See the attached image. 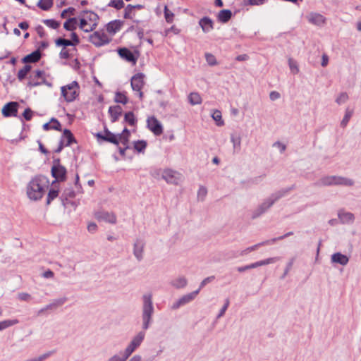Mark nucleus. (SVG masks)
Returning a JSON list of instances; mask_svg holds the SVG:
<instances>
[{
    "label": "nucleus",
    "mask_w": 361,
    "mask_h": 361,
    "mask_svg": "<svg viewBox=\"0 0 361 361\" xmlns=\"http://www.w3.org/2000/svg\"><path fill=\"white\" fill-rule=\"evenodd\" d=\"M353 110L349 109V108H347L345 109V115H344L342 121H341V126L342 128H345L347 126V124L348 123L350 118L353 116Z\"/></svg>",
    "instance_id": "38"
},
{
    "label": "nucleus",
    "mask_w": 361,
    "mask_h": 361,
    "mask_svg": "<svg viewBox=\"0 0 361 361\" xmlns=\"http://www.w3.org/2000/svg\"><path fill=\"white\" fill-rule=\"evenodd\" d=\"M293 185L287 188H283L272 194L265 199L258 207L252 211V219H255L267 212L281 198L285 197L293 189Z\"/></svg>",
    "instance_id": "1"
},
{
    "label": "nucleus",
    "mask_w": 361,
    "mask_h": 361,
    "mask_svg": "<svg viewBox=\"0 0 361 361\" xmlns=\"http://www.w3.org/2000/svg\"><path fill=\"white\" fill-rule=\"evenodd\" d=\"M32 66L30 65H25L23 68L18 71L17 75L18 79L20 81L24 80L27 77V74L30 72Z\"/></svg>",
    "instance_id": "31"
},
{
    "label": "nucleus",
    "mask_w": 361,
    "mask_h": 361,
    "mask_svg": "<svg viewBox=\"0 0 361 361\" xmlns=\"http://www.w3.org/2000/svg\"><path fill=\"white\" fill-rule=\"evenodd\" d=\"M59 195V190L51 188L48 192L47 197V204H49L51 202L54 200Z\"/></svg>",
    "instance_id": "47"
},
{
    "label": "nucleus",
    "mask_w": 361,
    "mask_h": 361,
    "mask_svg": "<svg viewBox=\"0 0 361 361\" xmlns=\"http://www.w3.org/2000/svg\"><path fill=\"white\" fill-rule=\"evenodd\" d=\"M228 305H229V300L227 298L226 300V301H225V304L224 305V306L222 307V308L219 311V313L217 315V319H219L220 317L224 316V314H225L226 310L228 307Z\"/></svg>",
    "instance_id": "57"
},
{
    "label": "nucleus",
    "mask_w": 361,
    "mask_h": 361,
    "mask_svg": "<svg viewBox=\"0 0 361 361\" xmlns=\"http://www.w3.org/2000/svg\"><path fill=\"white\" fill-rule=\"evenodd\" d=\"M266 245H269V241H263V242L257 243L253 246L249 247L246 250L243 251L241 255H243L247 253L248 252H252V251L255 250L259 246Z\"/></svg>",
    "instance_id": "49"
},
{
    "label": "nucleus",
    "mask_w": 361,
    "mask_h": 361,
    "mask_svg": "<svg viewBox=\"0 0 361 361\" xmlns=\"http://www.w3.org/2000/svg\"><path fill=\"white\" fill-rule=\"evenodd\" d=\"M42 54L39 49H37L30 54L26 55L22 59V61L25 63H36L40 60Z\"/></svg>",
    "instance_id": "22"
},
{
    "label": "nucleus",
    "mask_w": 361,
    "mask_h": 361,
    "mask_svg": "<svg viewBox=\"0 0 361 361\" xmlns=\"http://www.w3.org/2000/svg\"><path fill=\"white\" fill-rule=\"evenodd\" d=\"M75 11V8L73 7H69L66 9H64L61 13V17L62 18H66V15L68 14V13L71 15H74Z\"/></svg>",
    "instance_id": "60"
},
{
    "label": "nucleus",
    "mask_w": 361,
    "mask_h": 361,
    "mask_svg": "<svg viewBox=\"0 0 361 361\" xmlns=\"http://www.w3.org/2000/svg\"><path fill=\"white\" fill-rule=\"evenodd\" d=\"M231 141L233 143V148L240 147L241 143V139L238 137H235L233 135L231 137Z\"/></svg>",
    "instance_id": "56"
},
{
    "label": "nucleus",
    "mask_w": 361,
    "mask_h": 361,
    "mask_svg": "<svg viewBox=\"0 0 361 361\" xmlns=\"http://www.w3.org/2000/svg\"><path fill=\"white\" fill-rule=\"evenodd\" d=\"M47 183L44 176H37L32 178L27 186V197L35 201L40 200L45 192Z\"/></svg>",
    "instance_id": "2"
},
{
    "label": "nucleus",
    "mask_w": 361,
    "mask_h": 361,
    "mask_svg": "<svg viewBox=\"0 0 361 361\" xmlns=\"http://www.w3.org/2000/svg\"><path fill=\"white\" fill-rule=\"evenodd\" d=\"M44 72L43 71L37 70L32 73L29 77V81L27 84V87H36L42 84L49 87H51L52 84L48 82L44 77Z\"/></svg>",
    "instance_id": "7"
},
{
    "label": "nucleus",
    "mask_w": 361,
    "mask_h": 361,
    "mask_svg": "<svg viewBox=\"0 0 361 361\" xmlns=\"http://www.w3.org/2000/svg\"><path fill=\"white\" fill-rule=\"evenodd\" d=\"M189 102L192 105L200 104L202 103V98L197 92H192L188 96Z\"/></svg>",
    "instance_id": "34"
},
{
    "label": "nucleus",
    "mask_w": 361,
    "mask_h": 361,
    "mask_svg": "<svg viewBox=\"0 0 361 361\" xmlns=\"http://www.w3.org/2000/svg\"><path fill=\"white\" fill-rule=\"evenodd\" d=\"M199 25L204 33H207L214 29V22L207 16L201 18L199 21Z\"/></svg>",
    "instance_id": "19"
},
{
    "label": "nucleus",
    "mask_w": 361,
    "mask_h": 361,
    "mask_svg": "<svg viewBox=\"0 0 361 361\" xmlns=\"http://www.w3.org/2000/svg\"><path fill=\"white\" fill-rule=\"evenodd\" d=\"M19 323V321L17 319H8L0 322V331L6 329L11 326L17 324Z\"/></svg>",
    "instance_id": "36"
},
{
    "label": "nucleus",
    "mask_w": 361,
    "mask_h": 361,
    "mask_svg": "<svg viewBox=\"0 0 361 361\" xmlns=\"http://www.w3.org/2000/svg\"><path fill=\"white\" fill-rule=\"evenodd\" d=\"M117 51L121 58L128 62L132 63L133 65L136 64L137 61L140 56V53L138 51H135L133 52L126 47L119 48L118 49Z\"/></svg>",
    "instance_id": "9"
},
{
    "label": "nucleus",
    "mask_w": 361,
    "mask_h": 361,
    "mask_svg": "<svg viewBox=\"0 0 361 361\" xmlns=\"http://www.w3.org/2000/svg\"><path fill=\"white\" fill-rule=\"evenodd\" d=\"M212 117L216 122L218 126H221L224 124L220 111L214 110L212 114Z\"/></svg>",
    "instance_id": "43"
},
{
    "label": "nucleus",
    "mask_w": 361,
    "mask_h": 361,
    "mask_svg": "<svg viewBox=\"0 0 361 361\" xmlns=\"http://www.w3.org/2000/svg\"><path fill=\"white\" fill-rule=\"evenodd\" d=\"M59 57L61 59H69L71 57L69 51L66 49L65 48H63L59 53Z\"/></svg>",
    "instance_id": "61"
},
{
    "label": "nucleus",
    "mask_w": 361,
    "mask_h": 361,
    "mask_svg": "<svg viewBox=\"0 0 361 361\" xmlns=\"http://www.w3.org/2000/svg\"><path fill=\"white\" fill-rule=\"evenodd\" d=\"M124 121L132 126H134L136 124L137 120L133 111H128L125 114Z\"/></svg>",
    "instance_id": "35"
},
{
    "label": "nucleus",
    "mask_w": 361,
    "mask_h": 361,
    "mask_svg": "<svg viewBox=\"0 0 361 361\" xmlns=\"http://www.w3.org/2000/svg\"><path fill=\"white\" fill-rule=\"evenodd\" d=\"M199 292H200V289H197L192 293H190L183 295L181 298H180L176 302H175L172 305L171 309L177 310V309L180 308L181 306H183V305L190 302L195 298V297L197 295Z\"/></svg>",
    "instance_id": "11"
},
{
    "label": "nucleus",
    "mask_w": 361,
    "mask_h": 361,
    "mask_svg": "<svg viewBox=\"0 0 361 361\" xmlns=\"http://www.w3.org/2000/svg\"><path fill=\"white\" fill-rule=\"evenodd\" d=\"M71 42H73V46H75L77 44H78L80 43V39L78 36V35L73 32L71 34Z\"/></svg>",
    "instance_id": "63"
},
{
    "label": "nucleus",
    "mask_w": 361,
    "mask_h": 361,
    "mask_svg": "<svg viewBox=\"0 0 361 361\" xmlns=\"http://www.w3.org/2000/svg\"><path fill=\"white\" fill-rule=\"evenodd\" d=\"M171 284L174 288L179 289L185 288L188 284V281L184 276H179L177 279H175L171 282Z\"/></svg>",
    "instance_id": "28"
},
{
    "label": "nucleus",
    "mask_w": 361,
    "mask_h": 361,
    "mask_svg": "<svg viewBox=\"0 0 361 361\" xmlns=\"http://www.w3.org/2000/svg\"><path fill=\"white\" fill-rule=\"evenodd\" d=\"M348 95L346 92H342L336 99V102L340 105L341 104L345 103L348 101Z\"/></svg>",
    "instance_id": "51"
},
{
    "label": "nucleus",
    "mask_w": 361,
    "mask_h": 361,
    "mask_svg": "<svg viewBox=\"0 0 361 361\" xmlns=\"http://www.w3.org/2000/svg\"><path fill=\"white\" fill-rule=\"evenodd\" d=\"M75 196V191L71 189V188H68V189H66L62 195H61V200H62V202H63V204L65 205V200H68V198H73Z\"/></svg>",
    "instance_id": "40"
},
{
    "label": "nucleus",
    "mask_w": 361,
    "mask_h": 361,
    "mask_svg": "<svg viewBox=\"0 0 361 361\" xmlns=\"http://www.w3.org/2000/svg\"><path fill=\"white\" fill-rule=\"evenodd\" d=\"M288 65L293 73L296 74L299 72V68L298 67L297 63L292 59H288Z\"/></svg>",
    "instance_id": "53"
},
{
    "label": "nucleus",
    "mask_w": 361,
    "mask_h": 361,
    "mask_svg": "<svg viewBox=\"0 0 361 361\" xmlns=\"http://www.w3.org/2000/svg\"><path fill=\"white\" fill-rule=\"evenodd\" d=\"M67 300L66 297L57 298L53 300L52 302L47 305L48 308H51V310L55 309L59 306L63 305Z\"/></svg>",
    "instance_id": "37"
},
{
    "label": "nucleus",
    "mask_w": 361,
    "mask_h": 361,
    "mask_svg": "<svg viewBox=\"0 0 361 361\" xmlns=\"http://www.w3.org/2000/svg\"><path fill=\"white\" fill-rule=\"evenodd\" d=\"M145 337V331H140L135 335L128 346L126 348L123 353H121L120 355L123 356V357L127 360L130 355L141 345Z\"/></svg>",
    "instance_id": "6"
},
{
    "label": "nucleus",
    "mask_w": 361,
    "mask_h": 361,
    "mask_svg": "<svg viewBox=\"0 0 361 361\" xmlns=\"http://www.w3.org/2000/svg\"><path fill=\"white\" fill-rule=\"evenodd\" d=\"M130 132L127 128H124L121 133L118 134V142H121L122 145H126L129 142Z\"/></svg>",
    "instance_id": "29"
},
{
    "label": "nucleus",
    "mask_w": 361,
    "mask_h": 361,
    "mask_svg": "<svg viewBox=\"0 0 361 361\" xmlns=\"http://www.w3.org/2000/svg\"><path fill=\"white\" fill-rule=\"evenodd\" d=\"M50 123H53L51 125L53 130L61 131V125L56 118H52L50 121Z\"/></svg>",
    "instance_id": "55"
},
{
    "label": "nucleus",
    "mask_w": 361,
    "mask_h": 361,
    "mask_svg": "<svg viewBox=\"0 0 361 361\" xmlns=\"http://www.w3.org/2000/svg\"><path fill=\"white\" fill-rule=\"evenodd\" d=\"M354 180L341 176H324L319 178L314 185L317 187L353 186Z\"/></svg>",
    "instance_id": "3"
},
{
    "label": "nucleus",
    "mask_w": 361,
    "mask_h": 361,
    "mask_svg": "<svg viewBox=\"0 0 361 361\" xmlns=\"http://www.w3.org/2000/svg\"><path fill=\"white\" fill-rule=\"evenodd\" d=\"M78 20L76 18H70L64 23L63 27L68 31H73L76 29Z\"/></svg>",
    "instance_id": "30"
},
{
    "label": "nucleus",
    "mask_w": 361,
    "mask_h": 361,
    "mask_svg": "<svg viewBox=\"0 0 361 361\" xmlns=\"http://www.w3.org/2000/svg\"><path fill=\"white\" fill-rule=\"evenodd\" d=\"M79 88L78 82L73 81L70 84L61 87V94L67 102H72L79 95Z\"/></svg>",
    "instance_id": "5"
},
{
    "label": "nucleus",
    "mask_w": 361,
    "mask_h": 361,
    "mask_svg": "<svg viewBox=\"0 0 361 361\" xmlns=\"http://www.w3.org/2000/svg\"><path fill=\"white\" fill-rule=\"evenodd\" d=\"M331 261L332 263H336L341 264L342 266H345L346 264H348L349 262V258L347 255H343L341 252H336L331 255Z\"/></svg>",
    "instance_id": "21"
},
{
    "label": "nucleus",
    "mask_w": 361,
    "mask_h": 361,
    "mask_svg": "<svg viewBox=\"0 0 361 361\" xmlns=\"http://www.w3.org/2000/svg\"><path fill=\"white\" fill-rule=\"evenodd\" d=\"M279 259H280V257H270V258H267L266 259L260 260V262H261L262 266H264V265H267L269 264L275 263L277 261H279Z\"/></svg>",
    "instance_id": "54"
},
{
    "label": "nucleus",
    "mask_w": 361,
    "mask_h": 361,
    "mask_svg": "<svg viewBox=\"0 0 361 361\" xmlns=\"http://www.w3.org/2000/svg\"><path fill=\"white\" fill-rule=\"evenodd\" d=\"M56 46L57 47H63V48L66 49V47L68 46H73V42H71V40L63 38V37H59L55 40Z\"/></svg>",
    "instance_id": "41"
},
{
    "label": "nucleus",
    "mask_w": 361,
    "mask_h": 361,
    "mask_svg": "<svg viewBox=\"0 0 361 361\" xmlns=\"http://www.w3.org/2000/svg\"><path fill=\"white\" fill-rule=\"evenodd\" d=\"M142 320L143 330H147L152 322V316L154 312L152 295L146 293L142 295Z\"/></svg>",
    "instance_id": "4"
},
{
    "label": "nucleus",
    "mask_w": 361,
    "mask_h": 361,
    "mask_svg": "<svg viewBox=\"0 0 361 361\" xmlns=\"http://www.w3.org/2000/svg\"><path fill=\"white\" fill-rule=\"evenodd\" d=\"M148 128L155 135H160L163 133L161 123L154 116L149 117L147 120Z\"/></svg>",
    "instance_id": "15"
},
{
    "label": "nucleus",
    "mask_w": 361,
    "mask_h": 361,
    "mask_svg": "<svg viewBox=\"0 0 361 361\" xmlns=\"http://www.w3.org/2000/svg\"><path fill=\"white\" fill-rule=\"evenodd\" d=\"M125 4L123 0H111L108 4V6L116 8V10H120L123 8Z\"/></svg>",
    "instance_id": "45"
},
{
    "label": "nucleus",
    "mask_w": 361,
    "mask_h": 361,
    "mask_svg": "<svg viewBox=\"0 0 361 361\" xmlns=\"http://www.w3.org/2000/svg\"><path fill=\"white\" fill-rule=\"evenodd\" d=\"M18 104L16 102H10L5 104L2 109V114L5 117L16 116Z\"/></svg>",
    "instance_id": "17"
},
{
    "label": "nucleus",
    "mask_w": 361,
    "mask_h": 361,
    "mask_svg": "<svg viewBox=\"0 0 361 361\" xmlns=\"http://www.w3.org/2000/svg\"><path fill=\"white\" fill-rule=\"evenodd\" d=\"M108 112L111 117V121L112 123H115L118 120L119 117L122 115L123 109L119 105L111 106L109 108Z\"/></svg>",
    "instance_id": "20"
},
{
    "label": "nucleus",
    "mask_w": 361,
    "mask_h": 361,
    "mask_svg": "<svg viewBox=\"0 0 361 361\" xmlns=\"http://www.w3.org/2000/svg\"><path fill=\"white\" fill-rule=\"evenodd\" d=\"M338 216L342 224H351L355 219V216L351 212H339Z\"/></svg>",
    "instance_id": "26"
},
{
    "label": "nucleus",
    "mask_w": 361,
    "mask_h": 361,
    "mask_svg": "<svg viewBox=\"0 0 361 361\" xmlns=\"http://www.w3.org/2000/svg\"><path fill=\"white\" fill-rule=\"evenodd\" d=\"M135 12L133 7V5H131V4L127 5V6L125 8V10H124L123 18L125 19L133 20V18L135 17Z\"/></svg>",
    "instance_id": "32"
},
{
    "label": "nucleus",
    "mask_w": 361,
    "mask_h": 361,
    "mask_svg": "<svg viewBox=\"0 0 361 361\" xmlns=\"http://www.w3.org/2000/svg\"><path fill=\"white\" fill-rule=\"evenodd\" d=\"M95 218L100 221L114 224L116 223V216L112 212H109L104 210H99L94 213Z\"/></svg>",
    "instance_id": "13"
},
{
    "label": "nucleus",
    "mask_w": 361,
    "mask_h": 361,
    "mask_svg": "<svg viewBox=\"0 0 361 361\" xmlns=\"http://www.w3.org/2000/svg\"><path fill=\"white\" fill-rule=\"evenodd\" d=\"M307 18L310 23L317 26L322 25L326 21V18L322 15L317 13H310Z\"/></svg>",
    "instance_id": "23"
},
{
    "label": "nucleus",
    "mask_w": 361,
    "mask_h": 361,
    "mask_svg": "<svg viewBox=\"0 0 361 361\" xmlns=\"http://www.w3.org/2000/svg\"><path fill=\"white\" fill-rule=\"evenodd\" d=\"M145 243L140 238H137L133 245V255L138 262L143 259V252Z\"/></svg>",
    "instance_id": "16"
},
{
    "label": "nucleus",
    "mask_w": 361,
    "mask_h": 361,
    "mask_svg": "<svg viewBox=\"0 0 361 361\" xmlns=\"http://www.w3.org/2000/svg\"><path fill=\"white\" fill-rule=\"evenodd\" d=\"M61 139L66 140V142L65 143V146H70L73 143L76 142V140L69 129H64L63 132V135Z\"/></svg>",
    "instance_id": "27"
},
{
    "label": "nucleus",
    "mask_w": 361,
    "mask_h": 361,
    "mask_svg": "<svg viewBox=\"0 0 361 361\" xmlns=\"http://www.w3.org/2000/svg\"><path fill=\"white\" fill-rule=\"evenodd\" d=\"M214 279V276H208V277L205 278L200 283V287H199L198 289H200V290L203 287H204L207 283L212 282Z\"/></svg>",
    "instance_id": "59"
},
{
    "label": "nucleus",
    "mask_w": 361,
    "mask_h": 361,
    "mask_svg": "<svg viewBox=\"0 0 361 361\" xmlns=\"http://www.w3.org/2000/svg\"><path fill=\"white\" fill-rule=\"evenodd\" d=\"M205 59L209 66H214L217 63L215 56L209 53L205 54Z\"/></svg>",
    "instance_id": "52"
},
{
    "label": "nucleus",
    "mask_w": 361,
    "mask_h": 361,
    "mask_svg": "<svg viewBox=\"0 0 361 361\" xmlns=\"http://www.w3.org/2000/svg\"><path fill=\"white\" fill-rule=\"evenodd\" d=\"M98 141H104L118 145V134L111 133L106 127H104V133L98 132L94 134Z\"/></svg>",
    "instance_id": "8"
},
{
    "label": "nucleus",
    "mask_w": 361,
    "mask_h": 361,
    "mask_svg": "<svg viewBox=\"0 0 361 361\" xmlns=\"http://www.w3.org/2000/svg\"><path fill=\"white\" fill-rule=\"evenodd\" d=\"M295 260V257H293L291 259H289L288 262L286 264V269L284 270V272L283 275L281 276V279H285V277L288 275V272L291 269L293 264Z\"/></svg>",
    "instance_id": "48"
},
{
    "label": "nucleus",
    "mask_w": 361,
    "mask_h": 361,
    "mask_svg": "<svg viewBox=\"0 0 361 361\" xmlns=\"http://www.w3.org/2000/svg\"><path fill=\"white\" fill-rule=\"evenodd\" d=\"M66 169L62 165H53L51 167V175L55 178L53 184L56 181H64L66 179Z\"/></svg>",
    "instance_id": "14"
},
{
    "label": "nucleus",
    "mask_w": 361,
    "mask_h": 361,
    "mask_svg": "<svg viewBox=\"0 0 361 361\" xmlns=\"http://www.w3.org/2000/svg\"><path fill=\"white\" fill-rule=\"evenodd\" d=\"M162 178L168 183L177 185L181 180V174L172 169H166L162 173Z\"/></svg>",
    "instance_id": "12"
},
{
    "label": "nucleus",
    "mask_w": 361,
    "mask_h": 361,
    "mask_svg": "<svg viewBox=\"0 0 361 361\" xmlns=\"http://www.w3.org/2000/svg\"><path fill=\"white\" fill-rule=\"evenodd\" d=\"M114 102L116 103L126 104L128 102V99L124 93L121 92H116L115 94Z\"/></svg>",
    "instance_id": "39"
},
{
    "label": "nucleus",
    "mask_w": 361,
    "mask_h": 361,
    "mask_svg": "<svg viewBox=\"0 0 361 361\" xmlns=\"http://www.w3.org/2000/svg\"><path fill=\"white\" fill-rule=\"evenodd\" d=\"M145 75L142 73H138L134 75L131 78V87L133 91H140L142 90L145 82Z\"/></svg>",
    "instance_id": "18"
},
{
    "label": "nucleus",
    "mask_w": 361,
    "mask_h": 361,
    "mask_svg": "<svg viewBox=\"0 0 361 361\" xmlns=\"http://www.w3.org/2000/svg\"><path fill=\"white\" fill-rule=\"evenodd\" d=\"M43 23L52 29H57L60 26V23L54 19L43 20Z\"/></svg>",
    "instance_id": "46"
},
{
    "label": "nucleus",
    "mask_w": 361,
    "mask_h": 361,
    "mask_svg": "<svg viewBox=\"0 0 361 361\" xmlns=\"http://www.w3.org/2000/svg\"><path fill=\"white\" fill-rule=\"evenodd\" d=\"M82 14H89L86 19L90 22L96 23L99 20V16L97 13L94 12L90 11V10H84L82 11Z\"/></svg>",
    "instance_id": "42"
},
{
    "label": "nucleus",
    "mask_w": 361,
    "mask_h": 361,
    "mask_svg": "<svg viewBox=\"0 0 361 361\" xmlns=\"http://www.w3.org/2000/svg\"><path fill=\"white\" fill-rule=\"evenodd\" d=\"M110 41L106 34L99 31L94 32L90 36V42L97 47L107 44Z\"/></svg>",
    "instance_id": "10"
},
{
    "label": "nucleus",
    "mask_w": 361,
    "mask_h": 361,
    "mask_svg": "<svg viewBox=\"0 0 361 361\" xmlns=\"http://www.w3.org/2000/svg\"><path fill=\"white\" fill-rule=\"evenodd\" d=\"M107 361H126L121 355H115L110 357Z\"/></svg>",
    "instance_id": "64"
},
{
    "label": "nucleus",
    "mask_w": 361,
    "mask_h": 361,
    "mask_svg": "<svg viewBox=\"0 0 361 361\" xmlns=\"http://www.w3.org/2000/svg\"><path fill=\"white\" fill-rule=\"evenodd\" d=\"M232 15L231 10L223 9L219 12L217 19L220 23H226L231 20Z\"/></svg>",
    "instance_id": "25"
},
{
    "label": "nucleus",
    "mask_w": 361,
    "mask_h": 361,
    "mask_svg": "<svg viewBox=\"0 0 361 361\" xmlns=\"http://www.w3.org/2000/svg\"><path fill=\"white\" fill-rule=\"evenodd\" d=\"M147 145L145 140H137L134 142V149L138 152H142L147 147Z\"/></svg>",
    "instance_id": "44"
},
{
    "label": "nucleus",
    "mask_w": 361,
    "mask_h": 361,
    "mask_svg": "<svg viewBox=\"0 0 361 361\" xmlns=\"http://www.w3.org/2000/svg\"><path fill=\"white\" fill-rule=\"evenodd\" d=\"M164 12L166 21L169 23H171L173 20L174 14L168 9L166 6L164 7Z\"/></svg>",
    "instance_id": "50"
},
{
    "label": "nucleus",
    "mask_w": 361,
    "mask_h": 361,
    "mask_svg": "<svg viewBox=\"0 0 361 361\" xmlns=\"http://www.w3.org/2000/svg\"><path fill=\"white\" fill-rule=\"evenodd\" d=\"M33 111L30 109L27 108L25 109L23 116L26 121H30L32 117Z\"/></svg>",
    "instance_id": "58"
},
{
    "label": "nucleus",
    "mask_w": 361,
    "mask_h": 361,
    "mask_svg": "<svg viewBox=\"0 0 361 361\" xmlns=\"http://www.w3.org/2000/svg\"><path fill=\"white\" fill-rule=\"evenodd\" d=\"M37 6L43 11H48L53 6V0H39Z\"/></svg>",
    "instance_id": "33"
},
{
    "label": "nucleus",
    "mask_w": 361,
    "mask_h": 361,
    "mask_svg": "<svg viewBox=\"0 0 361 361\" xmlns=\"http://www.w3.org/2000/svg\"><path fill=\"white\" fill-rule=\"evenodd\" d=\"M18 297L23 301H29L31 299V295L27 293H20Z\"/></svg>",
    "instance_id": "62"
},
{
    "label": "nucleus",
    "mask_w": 361,
    "mask_h": 361,
    "mask_svg": "<svg viewBox=\"0 0 361 361\" xmlns=\"http://www.w3.org/2000/svg\"><path fill=\"white\" fill-rule=\"evenodd\" d=\"M123 25V21L114 20L107 23L106 30L109 33L115 34L119 31Z\"/></svg>",
    "instance_id": "24"
}]
</instances>
